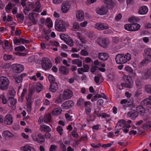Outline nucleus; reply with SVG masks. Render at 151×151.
Returning <instances> with one entry per match:
<instances>
[{
    "instance_id": "f257e3e1",
    "label": "nucleus",
    "mask_w": 151,
    "mask_h": 151,
    "mask_svg": "<svg viewBox=\"0 0 151 151\" xmlns=\"http://www.w3.org/2000/svg\"><path fill=\"white\" fill-rule=\"evenodd\" d=\"M132 58L131 54L127 53L125 54H118L116 55L115 61L117 64H124L130 61Z\"/></svg>"
},
{
    "instance_id": "f03ea898",
    "label": "nucleus",
    "mask_w": 151,
    "mask_h": 151,
    "mask_svg": "<svg viewBox=\"0 0 151 151\" xmlns=\"http://www.w3.org/2000/svg\"><path fill=\"white\" fill-rule=\"evenodd\" d=\"M136 111L138 114L140 115H143V116L146 117V118H149L150 115L151 114V108L149 107L145 109L143 105L140 104L136 107Z\"/></svg>"
},
{
    "instance_id": "7ed1b4c3",
    "label": "nucleus",
    "mask_w": 151,
    "mask_h": 151,
    "mask_svg": "<svg viewBox=\"0 0 151 151\" xmlns=\"http://www.w3.org/2000/svg\"><path fill=\"white\" fill-rule=\"evenodd\" d=\"M125 83H121L122 88H119L117 86V88L120 90H122L123 87L131 88L132 87V81L131 77L130 76H125L123 77Z\"/></svg>"
},
{
    "instance_id": "20e7f679",
    "label": "nucleus",
    "mask_w": 151,
    "mask_h": 151,
    "mask_svg": "<svg viewBox=\"0 0 151 151\" xmlns=\"http://www.w3.org/2000/svg\"><path fill=\"white\" fill-rule=\"evenodd\" d=\"M41 66L43 70H47L49 69L52 66L51 60L48 58L43 57L41 60Z\"/></svg>"
},
{
    "instance_id": "39448f33",
    "label": "nucleus",
    "mask_w": 151,
    "mask_h": 151,
    "mask_svg": "<svg viewBox=\"0 0 151 151\" xmlns=\"http://www.w3.org/2000/svg\"><path fill=\"white\" fill-rule=\"evenodd\" d=\"M9 84V80L6 77L3 76L0 77V89L2 90L7 89Z\"/></svg>"
},
{
    "instance_id": "423d86ee",
    "label": "nucleus",
    "mask_w": 151,
    "mask_h": 151,
    "mask_svg": "<svg viewBox=\"0 0 151 151\" xmlns=\"http://www.w3.org/2000/svg\"><path fill=\"white\" fill-rule=\"evenodd\" d=\"M145 59L142 61L141 63L144 64L148 63L149 60L151 59V48H147L144 50V54Z\"/></svg>"
},
{
    "instance_id": "0eeeda50",
    "label": "nucleus",
    "mask_w": 151,
    "mask_h": 151,
    "mask_svg": "<svg viewBox=\"0 0 151 151\" xmlns=\"http://www.w3.org/2000/svg\"><path fill=\"white\" fill-rule=\"evenodd\" d=\"M68 25L67 22L57 19L55 23V28H66Z\"/></svg>"
},
{
    "instance_id": "6e6552de",
    "label": "nucleus",
    "mask_w": 151,
    "mask_h": 151,
    "mask_svg": "<svg viewBox=\"0 0 151 151\" xmlns=\"http://www.w3.org/2000/svg\"><path fill=\"white\" fill-rule=\"evenodd\" d=\"M12 70L14 73H21L24 70V66L21 64L15 63L12 65Z\"/></svg>"
},
{
    "instance_id": "1a4fd4ad",
    "label": "nucleus",
    "mask_w": 151,
    "mask_h": 151,
    "mask_svg": "<svg viewBox=\"0 0 151 151\" xmlns=\"http://www.w3.org/2000/svg\"><path fill=\"white\" fill-rule=\"evenodd\" d=\"M97 42L99 45L103 47H106L108 44V40L102 37L99 38L97 40Z\"/></svg>"
},
{
    "instance_id": "9d476101",
    "label": "nucleus",
    "mask_w": 151,
    "mask_h": 151,
    "mask_svg": "<svg viewBox=\"0 0 151 151\" xmlns=\"http://www.w3.org/2000/svg\"><path fill=\"white\" fill-rule=\"evenodd\" d=\"M13 117L9 114H7L3 119V122L6 125H11L13 122Z\"/></svg>"
},
{
    "instance_id": "9b49d317",
    "label": "nucleus",
    "mask_w": 151,
    "mask_h": 151,
    "mask_svg": "<svg viewBox=\"0 0 151 151\" xmlns=\"http://www.w3.org/2000/svg\"><path fill=\"white\" fill-rule=\"evenodd\" d=\"M73 96V92L70 89H66L64 91L63 94L64 99L66 100L70 99Z\"/></svg>"
},
{
    "instance_id": "f8f14e48",
    "label": "nucleus",
    "mask_w": 151,
    "mask_h": 151,
    "mask_svg": "<svg viewBox=\"0 0 151 151\" xmlns=\"http://www.w3.org/2000/svg\"><path fill=\"white\" fill-rule=\"evenodd\" d=\"M74 103L71 100H68L64 102L62 105L63 109H68L71 108L74 105Z\"/></svg>"
},
{
    "instance_id": "ddd939ff",
    "label": "nucleus",
    "mask_w": 151,
    "mask_h": 151,
    "mask_svg": "<svg viewBox=\"0 0 151 151\" xmlns=\"http://www.w3.org/2000/svg\"><path fill=\"white\" fill-rule=\"evenodd\" d=\"M106 7L104 6H102L100 7L97 9L96 13L101 15L106 14L108 12V10Z\"/></svg>"
},
{
    "instance_id": "4468645a",
    "label": "nucleus",
    "mask_w": 151,
    "mask_h": 151,
    "mask_svg": "<svg viewBox=\"0 0 151 151\" xmlns=\"http://www.w3.org/2000/svg\"><path fill=\"white\" fill-rule=\"evenodd\" d=\"M26 74L25 73H22L20 76H17L15 78V82L16 83H19V86H18V89L21 88V83L24 77L26 76Z\"/></svg>"
},
{
    "instance_id": "2eb2a0df",
    "label": "nucleus",
    "mask_w": 151,
    "mask_h": 151,
    "mask_svg": "<svg viewBox=\"0 0 151 151\" xmlns=\"http://www.w3.org/2000/svg\"><path fill=\"white\" fill-rule=\"evenodd\" d=\"M138 115L137 112L135 110H132L129 111L127 114L128 117L130 118L132 120H135Z\"/></svg>"
},
{
    "instance_id": "dca6fc26",
    "label": "nucleus",
    "mask_w": 151,
    "mask_h": 151,
    "mask_svg": "<svg viewBox=\"0 0 151 151\" xmlns=\"http://www.w3.org/2000/svg\"><path fill=\"white\" fill-rule=\"evenodd\" d=\"M70 6V4L68 1L64 2L62 4L61 10L63 12L66 13L69 9Z\"/></svg>"
},
{
    "instance_id": "f3484780",
    "label": "nucleus",
    "mask_w": 151,
    "mask_h": 151,
    "mask_svg": "<svg viewBox=\"0 0 151 151\" xmlns=\"http://www.w3.org/2000/svg\"><path fill=\"white\" fill-rule=\"evenodd\" d=\"M91 103L90 101H85V100L83 99H80L78 100L77 102V104L79 106H82V107H84L85 106L87 105H90Z\"/></svg>"
},
{
    "instance_id": "a211bd4d",
    "label": "nucleus",
    "mask_w": 151,
    "mask_h": 151,
    "mask_svg": "<svg viewBox=\"0 0 151 151\" xmlns=\"http://www.w3.org/2000/svg\"><path fill=\"white\" fill-rule=\"evenodd\" d=\"M51 32L50 29H43L42 32V33L43 36L44 37V38L47 40H48L50 39V34Z\"/></svg>"
},
{
    "instance_id": "6ab92c4d",
    "label": "nucleus",
    "mask_w": 151,
    "mask_h": 151,
    "mask_svg": "<svg viewBox=\"0 0 151 151\" xmlns=\"http://www.w3.org/2000/svg\"><path fill=\"white\" fill-rule=\"evenodd\" d=\"M140 25L137 23L127 24L124 26V28H140Z\"/></svg>"
},
{
    "instance_id": "aec40b11",
    "label": "nucleus",
    "mask_w": 151,
    "mask_h": 151,
    "mask_svg": "<svg viewBox=\"0 0 151 151\" xmlns=\"http://www.w3.org/2000/svg\"><path fill=\"white\" fill-rule=\"evenodd\" d=\"M84 12L82 10L78 11L76 14L77 19L79 21H81L84 19Z\"/></svg>"
},
{
    "instance_id": "412c9836",
    "label": "nucleus",
    "mask_w": 151,
    "mask_h": 151,
    "mask_svg": "<svg viewBox=\"0 0 151 151\" xmlns=\"http://www.w3.org/2000/svg\"><path fill=\"white\" fill-rule=\"evenodd\" d=\"M59 71L61 74L65 75H67L69 73L68 68L64 66H60L59 68Z\"/></svg>"
},
{
    "instance_id": "4be33fe9",
    "label": "nucleus",
    "mask_w": 151,
    "mask_h": 151,
    "mask_svg": "<svg viewBox=\"0 0 151 151\" xmlns=\"http://www.w3.org/2000/svg\"><path fill=\"white\" fill-rule=\"evenodd\" d=\"M106 4V7L108 9H112L114 7V4L112 0H103Z\"/></svg>"
},
{
    "instance_id": "5701e85b",
    "label": "nucleus",
    "mask_w": 151,
    "mask_h": 151,
    "mask_svg": "<svg viewBox=\"0 0 151 151\" xmlns=\"http://www.w3.org/2000/svg\"><path fill=\"white\" fill-rule=\"evenodd\" d=\"M33 139L35 141H37V142L42 144L45 141V138L44 136L41 134H39L37 135V137Z\"/></svg>"
},
{
    "instance_id": "b1692460",
    "label": "nucleus",
    "mask_w": 151,
    "mask_h": 151,
    "mask_svg": "<svg viewBox=\"0 0 151 151\" xmlns=\"http://www.w3.org/2000/svg\"><path fill=\"white\" fill-rule=\"evenodd\" d=\"M21 150L23 151H36L35 149L29 145L27 144L21 147Z\"/></svg>"
},
{
    "instance_id": "393cba45",
    "label": "nucleus",
    "mask_w": 151,
    "mask_h": 151,
    "mask_svg": "<svg viewBox=\"0 0 151 151\" xmlns=\"http://www.w3.org/2000/svg\"><path fill=\"white\" fill-rule=\"evenodd\" d=\"M109 56L108 54L106 53L101 52L98 54V58L101 60L106 61L108 59Z\"/></svg>"
},
{
    "instance_id": "a878e982",
    "label": "nucleus",
    "mask_w": 151,
    "mask_h": 151,
    "mask_svg": "<svg viewBox=\"0 0 151 151\" xmlns=\"http://www.w3.org/2000/svg\"><path fill=\"white\" fill-rule=\"evenodd\" d=\"M57 83L55 82H52V83H50V85L49 88V90L50 91L52 92L53 93L55 92L58 90Z\"/></svg>"
},
{
    "instance_id": "bb28decb",
    "label": "nucleus",
    "mask_w": 151,
    "mask_h": 151,
    "mask_svg": "<svg viewBox=\"0 0 151 151\" xmlns=\"http://www.w3.org/2000/svg\"><path fill=\"white\" fill-rule=\"evenodd\" d=\"M148 11V9L146 6L140 7L138 11V13L141 15L146 14Z\"/></svg>"
},
{
    "instance_id": "cd10ccee",
    "label": "nucleus",
    "mask_w": 151,
    "mask_h": 151,
    "mask_svg": "<svg viewBox=\"0 0 151 151\" xmlns=\"http://www.w3.org/2000/svg\"><path fill=\"white\" fill-rule=\"evenodd\" d=\"M2 135L5 139L12 137L14 136L13 133L8 130L4 131L2 133Z\"/></svg>"
},
{
    "instance_id": "c85d7f7f",
    "label": "nucleus",
    "mask_w": 151,
    "mask_h": 151,
    "mask_svg": "<svg viewBox=\"0 0 151 151\" xmlns=\"http://www.w3.org/2000/svg\"><path fill=\"white\" fill-rule=\"evenodd\" d=\"M51 116L50 114H47L45 115L44 118L40 120V122H44V123H48L50 122Z\"/></svg>"
},
{
    "instance_id": "c756f323",
    "label": "nucleus",
    "mask_w": 151,
    "mask_h": 151,
    "mask_svg": "<svg viewBox=\"0 0 151 151\" xmlns=\"http://www.w3.org/2000/svg\"><path fill=\"white\" fill-rule=\"evenodd\" d=\"M107 25L103 23H97L95 24V28H109Z\"/></svg>"
},
{
    "instance_id": "7c9ffc66",
    "label": "nucleus",
    "mask_w": 151,
    "mask_h": 151,
    "mask_svg": "<svg viewBox=\"0 0 151 151\" xmlns=\"http://www.w3.org/2000/svg\"><path fill=\"white\" fill-rule=\"evenodd\" d=\"M40 129L41 131L50 132L51 131V129L50 127L45 125H40Z\"/></svg>"
},
{
    "instance_id": "2f4dec72",
    "label": "nucleus",
    "mask_w": 151,
    "mask_h": 151,
    "mask_svg": "<svg viewBox=\"0 0 151 151\" xmlns=\"http://www.w3.org/2000/svg\"><path fill=\"white\" fill-rule=\"evenodd\" d=\"M62 111V109L60 107H57L54 109L52 111V114L54 115H57L60 114Z\"/></svg>"
},
{
    "instance_id": "473e14b6",
    "label": "nucleus",
    "mask_w": 151,
    "mask_h": 151,
    "mask_svg": "<svg viewBox=\"0 0 151 151\" xmlns=\"http://www.w3.org/2000/svg\"><path fill=\"white\" fill-rule=\"evenodd\" d=\"M141 104L144 106L151 105V101L148 98L145 99L141 102Z\"/></svg>"
},
{
    "instance_id": "72a5a7b5",
    "label": "nucleus",
    "mask_w": 151,
    "mask_h": 151,
    "mask_svg": "<svg viewBox=\"0 0 151 151\" xmlns=\"http://www.w3.org/2000/svg\"><path fill=\"white\" fill-rule=\"evenodd\" d=\"M72 63L73 64L77 65L79 67L82 66V61L79 59H77L72 60Z\"/></svg>"
},
{
    "instance_id": "f704fd0d",
    "label": "nucleus",
    "mask_w": 151,
    "mask_h": 151,
    "mask_svg": "<svg viewBox=\"0 0 151 151\" xmlns=\"http://www.w3.org/2000/svg\"><path fill=\"white\" fill-rule=\"evenodd\" d=\"M151 127V121L146 122L142 125L143 128L145 130H147Z\"/></svg>"
},
{
    "instance_id": "c9c22d12",
    "label": "nucleus",
    "mask_w": 151,
    "mask_h": 151,
    "mask_svg": "<svg viewBox=\"0 0 151 151\" xmlns=\"http://www.w3.org/2000/svg\"><path fill=\"white\" fill-rule=\"evenodd\" d=\"M46 25L48 27H52L53 24L50 18H47L46 20Z\"/></svg>"
},
{
    "instance_id": "e433bc0d",
    "label": "nucleus",
    "mask_w": 151,
    "mask_h": 151,
    "mask_svg": "<svg viewBox=\"0 0 151 151\" xmlns=\"http://www.w3.org/2000/svg\"><path fill=\"white\" fill-rule=\"evenodd\" d=\"M136 86L138 89H140L142 88V82L141 80L137 79L135 81Z\"/></svg>"
},
{
    "instance_id": "4c0bfd02",
    "label": "nucleus",
    "mask_w": 151,
    "mask_h": 151,
    "mask_svg": "<svg viewBox=\"0 0 151 151\" xmlns=\"http://www.w3.org/2000/svg\"><path fill=\"white\" fill-rule=\"evenodd\" d=\"M90 106H91V105H87L85 106H84L85 107V110L86 114L87 115H90V113L91 111V109L90 107Z\"/></svg>"
},
{
    "instance_id": "58836bf2",
    "label": "nucleus",
    "mask_w": 151,
    "mask_h": 151,
    "mask_svg": "<svg viewBox=\"0 0 151 151\" xmlns=\"http://www.w3.org/2000/svg\"><path fill=\"white\" fill-rule=\"evenodd\" d=\"M130 127V125L125 124L122 128V130L125 133H127L129 131V129Z\"/></svg>"
},
{
    "instance_id": "ea45409f",
    "label": "nucleus",
    "mask_w": 151,
    "mask_h": 151,
    "mask_svg": "<svg viewBox=\"0 0 151 151\" xmlns=\"http://www.w3.org/2000/svg\"><path fill=\"white\" fill-rule=\"evenodd\" d=\"M16 17L19 21L21 22H23L24 17L22 14H17Z\"/></svg>"
},
{
    "instance_id": "a19ab883",
    "label": "nucleus",
    "mask_w": 151,
    "mask_h": 151,
    "mask_svg": "<svg viewBox=\"0 0 151 151\" xmlns=\"http://www.w3.org/2000/svg\"><path fill=\"white\" fill-rule=\"evenodd\" d=\"M60 39L65 42L67 39L69 40V36L67 35H65L64 34L61 33L60 35Z\"/></svg>"
},
{
    "instance_id": "79ce46f5",
    "label": "nucleus",
    "mask_w": 151,
    "mask_h": 151,
    "mask_svg": "<svg viewBox=\"0 0 151 151\" xmlns=\"http://www.w3.org/2000/svg\"><path fill=\"white\" fill-rule=\"evenodd\" d=\"M41 7V5L40 2L37 1L35 3V9H34L35 11L38 12Z\"/></svg>"
},
{
    "instance_id": "37998d69",
    "label": "nucleus",
    "mask_w": 151,
    "mask_h": 151,
    "mask_svg": "<svg viewBox=\"0 0 151 151\" xmlns=\"http://www.w3.org/2000/svg\"><path fill=\"white\" fill-rule=\"evenodd\" d=\"M113 143V141H111L110 143L102 145L101 147H102L104 148L105 149H106L108 147H111Z\"/></svg>"
},
{
    "instance_id": "c03bdc74",
    "label": "nucleus",
    "mask_w": 151,
    "mask_h": 151,
    "mask_svg": "<svg viewBox=\"0 0 151 151\" xmlns=\"http://www.w3.org/2000/svg\"><path fill=\"white\" fill-rule=\"evenodd\" d=\"M27 90L26 88H24L23 89V91L22 93L21 96V101H23L24 96L27 94Z\"/></svg>"
},
{
    "instance_id": "a18cd8bd",
    "label": "nucleus",
    "mask_w": 151,
    "mask_h": 151,
    "mask_svg": "<svg viewBox=\"0 0 151 151\" xmlns=\"http://www.w3.org/2000/svg\"><path fill=\"white\" fill-rule=\"evenodd\" d=\"M0 101H2L3 104H5L7 102V99L5 96L3 95H0Z\"/></svg>"
},
{
    "instance_id": "49530a36",
    "label": "nucleus",
    "mask_w": 151,
    "mask_h": 151,
    "mask_svg": "<svg viewBox=\"0 0 151 151\" xmlns=\"http://www.w3.org/2000/svg\"><path fill=\"white\" fill-rule=\"evenodd\" d=\"M138 18L134 16H132L129 18L128 21L129 22H133L137 21V20Z\"/></svg>"
},
{
    "instance_id": "de8ad7c7",
    "label": "nucleus",
    "mask_w": 151,
    "mask_h": 151,
    "mask_svg": "<svg viewBox=\"0 0 151 151\" xmlns=\"http://www.w3.org/2000/svg\"><path fill=\"white\" fill-rule=\"evenodd\" d=\"M25 49V47L22 45L18 46L14 48V50L16 51H22Z\"/></svg>"
},
{
    "instance_id": "09e8293b",
    "label": "nucleus",
    "mask_w": 151,
    "mask_h": 151,
    "mask_svg": "<svg viewBox=\"0 0 151 151\" xmlns=\"http://www.w3.org/2000/svg\"><path fill=\"white\" fill-rule=\"evenodd\" d=\"M65 42L68 45H70V46L72 47L73 45V40L70 38H69V40L67 39Z\"/></svg>"
},
{
    "instance_id": "8fccbe9b",
    "label": "nucleus",
    "mask_w": 151,
    "mask_h": 151,
    "mask_svg": "<svg viewBox=\"0 0 151 151\" xmlns=\"http://www.w3.org/2000/svg\"><path fill=\"white\" fill-rule=\"evenodd\" d=\"M12 4L11 3H9L6 6L5 9L7 12H9L12 8Z\"/></svg>"
},
{
    "instance_id": "3c124183",
    "label": "nucleus",
    "mask_w": 151,
    "mask_h": 151,
    "mask_svg": "<svg viewBox=\"0 0 151 151\" xmlns=\"http://www.w3.org/2000/svg\"><path fill=\"white\" fill-rule=\"evenodd\" d=\"M50 45L52 46H55V47H59L60 45L59 42L57 41H52L50 42Z\"/></svg>"
},
{
    "instance_id": "603ef678",
    "label": "nucleus",
    "mask_w": 151,
    "mask_h": 151,
    "mask_svg": "<svg viewBox=\"0 0 151 151\" xmlns=\"http://www.w3.org/2000/svg\"><path fill=\"white\" fill-rule=\"evenodd\" d=\"M29 19L32 21L33 23L35 24L36 22L33 14L32 13L30 14L29 15Z\"/></svg>"
},
{
    "instance_id": "864d4df0",
    "label": "nucleus",
    "mask_w": 151,
    "mask_h": 151,
    "mask_svg": "<svg viewBox=\"0 0 151 151\" xmlns=\"http://www.w3.org/2000/svg\"><path fill=\"white\" fill-rule=\"evenodd\" d=\"M100 127V125L99 124L93 126L92 127L93 131V132H95L98 130L99 129Z\"/></svg>"
},
{
    "instance_id": "5fc2aeb1",
    "label": "nucleus",
    "mask_w": 151,
    "mask_h": 151,
    "mask_svg": "<svg viewBox=\"0 0 151 151\" xmlns=\"http://www.w3.org/2000/svg\"><path fill=\"white\" fill-rule=\"evenodd\" d=\"M129 37H123L120 40V42H122L123 43H126L128 41Z\"/></svg>"
},
{
    "instance_id": "6e6d98bb",
    "label": "nucleus",
    "mask_w": 151,
    "mask_h": 151,
    "mask_svg": "<svg viewBox=\"0 0 151 151\" xmlns=\"http://www.w3.org/2000/svg\"><path fill=\"white\" fill-rule=\"evenodd\" d=\"M32 101H27L26 103L27 110L28 111H30L31 109V103Z\"/></svg>"
},
{
    "instance_id": "4d7b16f0",
    "label": "nucleus",
    "mask_w": 151,
    "mask_h": 151,
    "mask_svg": "<svg viewBox=\"0 0 151 151\" xmlns=\"http://www.w3.org/2000/svg\"><path fill=\"white\" fill-rule=\"evenodd\" d=\"M58 147L55 145H51L50 146V151H56Z\"/></svg>"
},
{
    "instance_id": "13d9d810",
    "label": "nucleus",
    "mask_w": 151,
    "mask_h": 151,
    "mask_svg": "<svg viewBox=\"0 0 151 151\" xmlns=\"http://www.w3.org/2000/svg\"><path fill=\"white\" fill-rule=\"evenodd\" d=\"M32 96V92H29L26 97L27 101H32L31 99Z\"/></svg>"
},
{
    "instance_id": "bf43d9fd",
    "label": "nucleus",
    "mask_w": 151,
    "mask_h": 151,
    "mask_svg": "<svg viewBox=\"0 0 151 151\" xmlns=\"http://www.w3.org/2000/svg\"><path fill=\"white\" fill-rule=\"evenodd\" d=\"M62 58L60 56H57L55 58V62L56 64H60L62 61Z\"/></svg>"
},
{
    "instance_id": "052dcab7",
    "label": "nucleus",
    "mask_w": 151,
    "mask_h": 151,
    "mask_svg": "<svg viewBox=\"0 0 151 151\" xmlns=\"http://www.w3.org/2000/svg\"><path fill=\"white\" fill-rule=\"evenodd\" d=\"M145 90L147 93L151 94V85H147L145 87Z\"/></svg>"
},
{
    "instance_id": "680f3d73",
    "label": "nucleus",
    "mask_w": 151,
    "mask_h": 151,
    "mask_svg": "<svg viewBox=\"0 0 151 151\" xmlns=\"http://www.w3.org/2000/svg\"><path fill=\"white\" fill-rule=\"evenodd\" d=\"M59 145L61 151H66V147L63 143H60Z\"/></svg>"
},
{
    "instance_id": "e2e57ef3",
    "label": "nucleus",
    "mask_w": 151,
    "mask_h": 151,
    "mask_svg": "<svg viewBox=\"0 0 151 151\" xmlns=\"http://www.w3.org/2000/svg\"><path fill=\"white\" fill-rule=\"evenodd\" d=\"M21 37L19 39H14L13 40V42L14 45H18L21 42Z\"/></svg>"
},
{
    "instance_id": "0e129e2a",
    "label": "nucleus",
    "mask_w": 151,
    "mask_h": 151,
    "mask_svg": "<svg viewBox=\"0 0 151 151\" xmlns=\"http://www.w3.org/2000/svg\"><path fill=\"white\" fill-rule=\"evenodd\" d=\"M48 78L49 81L50 82V83H52V82H55V78L52 75H49L48 77Z\"/></svg>"
},
{
    "instance_id": "69168bd1",
    "label": "nucleus",
    "mask_w": 151,
    "mask_h": 151,
    "mask_svg": "<svg viewBox=\"0 0 151 151\" xmlns=\"http://www.w3.org/2000/svg\"><path fill=\"white\" fill-rule=\"evenodd\" d=\"M12 55L5 54L4 56V60H10L12 58Z\"/></svg>"
},
{
    "instance_id": "338daca9",
    "label": "nucleus",
    "mask_w": 151,
    "mask_h": 151,
    "mask_svg": "<svg viewBox=\"0 0 151 151\" xmlns=\"http://www.w3.org/2000/svg\"><path fill=\"white\" fill-rule=\"evenodd\" d=\"M42 86L40 83H39L37 85L36 89L38 93L42 91Z\"/></svg>"
},
{
    "instance_id": "774afa93",
    "label": "nucleus",
    "mask_w": 151,
    "mask_h": 151,
    "mask_svg": "<svg viewBox=\"0 0 151 151\" xmlns=\"http://www.w3.org/2000/svg\"><path fill=\"white\" fill-rule=\"evenodd\" d=\"M57 131L61 135L63 133V129L61 126H58L57 128Z\"/></svg>"
}]
</instances>
